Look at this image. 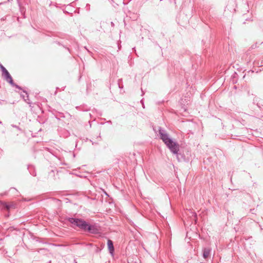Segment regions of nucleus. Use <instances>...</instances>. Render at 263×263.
<instances>
[{
    "mask_svg": "<svg viewBox=\"0 0 263 263\" xmlns=\"http://www.w3.org/2000/svg\"><path fill=\"white\" fill-rule=\"evenodd\" d=\"M161 138L170 150L174 154H177L179 150V145L169 138L167 135L161 134Z\"/></svg>",
    "mask_w": 263,
    "mask_h": 263,
    "instance_id": "f257e3e1",
    "label": "nucleus"
},
{
    "mask_svg": "<svg viewBox=\"0 0 263 263\" xmlns=\"http://www.w3.org/2000/svg\"><path fill=\"white\" fill-rule=\"evenodd\" d=\"M71 223L76 224L78 227L84 229L90 230V227L85 222V221L78 219H71L70 220Z\"/></svg>",
    "mask_w": 263,
    "mask_h": 263,
    "instance_id": "f03ea898",
    "label": "nucleus"
},
{
    "mask_svg": "<svg viewBox=\"0 0 263 263\" xmlns=\"http://www.w3.org/2000/svg\"><path fill=\"white\" fill-rule=\"evenodd\" d=\"M1 69L2 70L3 73H4L5 74V76L6 77V80L9 82L11 84H12L13 83V80H12V78L11 77V76H10V74H9V73L8 72V71L7 70V69L2 65H1Z\"/></svg>",
    "mask_w": 263,
    "mask_h": 263,
    "instance_id": "7ed1b4c3",
    "label": "nucleus"
},
{
    "mask_svg": "<svg viewBox=\"0 0 263 263\" xmlns=\"http://www.w3.org/2000/svg\"><path fill=\"white\" fill-rule=\"evenodd\" d=\"M0 203H1L3 206L8 212L10 209H15L16 206V204L14 202L5 203L0 201Z\"/></svg>",
    "mask_w": 263,
    "mask_h": 263,
    "instance_id": "20e7f679",
    "label": "nucleus"
},
{
    "mask_svg": "<svg viewBox=\"0 0 263 263\" xmlns=\"http://www.w3.org/2000/svg\"><path fill=\"white\" fill-rule=\"evenodd\" d=\"M107 246L110 253L112 254L114 251L112 241L111 240H108Z\"/></svg>",
    "mask_w": 263,
    "mask_h": 263,
    "instance_id": "39448f33",
    "label": "nucleus"
},
{
    "mask_svg": "<svg viewBox=\"0 0 263 263\" xmlns=\"http://www.w3.org/2000/svg\"><path fill=\"white\" fill-rule=\"evenodd\" d=\"M210 251L209 249H204L203 251V257L205 258H206L207 257H208L210 255Z\"/></svg>",
    "mask_w": 263,
    "mask_h": 263,
    "instance_id": "423d86ee",
    "label": "nucleus"
}]
</instances>
